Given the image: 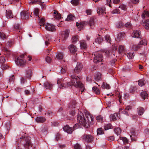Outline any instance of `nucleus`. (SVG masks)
<instances>
[{"mask_svg": "<svg viewBox=\"0 0 149 149\" xmlns=\"http://www.w3.org/2000/svg\"><path fill=\"white\" fill-rule=\"evenodd\" d=\"M113 128L111 125L110 124H107L104 125V128L106 130Z\"/></svg>", "mask_w": 149, "mask_h": 149, "instance_id": "38", "label": "nucleus"}, {"mask_svg": "<svg viewBox=\"0 0 149 149\" xmlns=\"http://www.w3.org/2000/svg\"><path fill=\"white\" fill-rule=\"evenodd\" d=\"M6 37V35L3 33L0 32V40H4Z\"/></svg>", "mask_w": 149, "mask_h": 149, "instance_id": "44", "label": "nucleus"}, {"mask_svg": "<svg viewBox=\"0 0 149 149\" xmlns=\"http://www.w3.org/2000/svg\"><path fill=\"white\" fill-rule=\"evenodd\" d=\"M44 86L45 88L50 90L52 89L53 86V85L50 82H46L44 84Z\"/></svg>", "mask_w": 149, "mask_h": 149, "instance_id": "18", "label": "nucleus"}, {"mask_svg": "<svg viewBox=\"0 0 149 149\" xmlns=\"http://www.w3.org/2000/svg\"><path fill=\"white\" fill-rule=\"evenodd\" d=\"M137 111H138V113L140 115H142L144 111V109L141 107H140L138 108Z\"/></svg>", "mask_w": 149, "mask_h": 149, "instance_id": "32", "label": "nucleus"}, {"mask_svg": "<svg viewBox=\"0 0 149 149\" xmlns=\"http://www.w3.org/2000/svg\"><path fill=\"white\" fill-rule=\"evenodd\" d=\"M104 52L105 54L107 56H109L110 54L111 53V51L108 50H105Z\"/></svg>", "mask_w": 149, "mask_h": 149, "instance_id": "49", "label": "nucleus"}, {"mask_svg": "<svg viewBox=\"0 0 149 149\" xmlns=\"http://www.w3.org/2000/svg\"><path fill=\"white\" fill-rule=\"evenodd\" d=\"M61 72L62 74H64L66 71L65 69V67L64 66L63 67H61Z\"/></svg>", "mask_w": 149, "mask_h": 149, "instance_id": "62", "label": "nucleus"}, {"mask_svg": "<svg viewBox=\"0 0 149 149\" xmlns=\"http://www.w3.org/2000/svg\"><path fill=\"white\" fill-rule=\"evenodd\" d=\"M119 8H120L122 10H125L127 9V7L125 5L121 4L119 6Z\"/></svg>", "mask_w": 149, "mask_h": 149, "instance_id": "48", "label": "nucleus"}, {"mask_svg": "<svg viewBox=\"0 0 149 149\" xmlns=\"http://www.w3.org/2000/svg\"><path fill=\"white\" fill-rule=\"evenodd\" d=\"M118 114L116 113L111 114L110 116V120H116V117H118Z\"/></svg>", "mask_w": 149, "mask_h": 149, "instance_id": "28", "label": "nucleus"}, {"mask_svg": "<svg viewBox=\"0 0 149 149\" xmlns=\"http://www.w3.org/2000/svg\"><path fill=\"white\" fill-rule=\"evenodd\" d=\"M85 24V22H80V23H77L76 25L77 27L80 29H81L83 28L84 24Z\"/></svg>", "mask_w": 149, "mask_h": 149, "instance_id": "29", "label": "nucleus"}, {"mask_svg": "<svg viewBox=\"0 0 149 149\" xmlns=\"http://www.w3.org/2000/svg\"><path fill=\"white\" fill-rule=\"evenodd\" d=\"M140 95L141 97L144 100L147 97L148 94L146 92H142L141 93Z\"/></svg>", "mask_w": 149, "mask_h": 149, "instance_id": "33", "label": "nucleus"}, {"mask_svg": "<svg viewBox=\"0 0 149 149\" xmlns=\"http://www.w3.org/2000/svg\"><path fill=\"white\" fill-rule=\"evenodd\" d=\"M92 91L97 94H98L100 93L99 90L96 87H93L92 88Z\"/></svg>", "mask_w": 149, "mask_h": 149, "instance_id": "39", "label": "nucleus"}, {"mask_svg": "<svg viewBox=\"0 0 149 149\" xmlns=\"http://www.w3.org/2000/svg\"><path fill=\"white\" fill-rule=\"evenodd\" d=\"M32 73L31 70L28 69L25 72V77L28 79H30Z\"/></svg>", "mask_w": 149, "mask_h": 149, "instance_id": "14", "label": "nucleus"}, {"mask_svg": "<svg viewBox=\"0 0 149 149\" xmlns=\"http://www.w3.org/2000/svg\"><path fill=\"white\" fill-rule=\"evenodd\" d=\"M83 139L86 142H91L93 141V137L90 135H84L83 136Z\"/></svg>", "mask_w": 149, "mask_h": 149, "instance_id": "8", "label": "nucleus"}, {"mask_svg": "<svg viewBox=\"0 0 149 149\" xmlns=\"http://www.w3.org/2000/svg\"><path fill=\"white\" fill-rule=\"evenodd\" d=\"M125 27L128 28H130L131 27V24L130 22H128L125 24Z\"/></svg>", "mask_w": 149, "mask_h": 149, "instance_id": "54", "label": "nucleus"}, {"mask_svg": "<svg viewBox=\"0 0 149 149\" xmlns=\"http://www.w3.org/2000/svg\"><path fill=\"white\" fill-rule=\"evenodd\" d=\"M94 55L95 56L93 59V61L95 63H97L102 62L103 59L102 54L98 53H95L94 54Z\"/></svg>", "mask_w": 149, "mask_h": 149, "instance_id": "5", "label": "nucleus"}, {"mask_svg": "<svg viewBox=\"0 0 149 149\" xmlns=\"http://www.w3.org/2000/svg\"><path fill=\"white\" fill-rule=\"evenodd\" d=\"M71 3L73 5L75 6L79 4V2L78 0H72L71 1Z\"/></svg>", "mask_w": 149, "mask_h": 149, "instance_id": "47", "label": "nucleus"}, {"mask_svg": "<svg viewBox=\"0 0 149 149\" xmlns=\"http://www.w3.org/2000/svg\"><path fill=\"white\" fill-rule=\"evenodd\" d=\"M13 41L12 40H11L10 41H8L7 42V45L8 47H10L13 44Z\"/></svg>", "mask_w": 149, "mask_h": 149, "instance_id": "63", "label": "nucleus"}, {"mask_svg": "<svg viewBox=\"0 0 149 149\" xmlns=\"http://www.w3.org/2000/svg\"><path fill=\"white\" fill-rule=\"evenodd\" d=\"M132 36L133 38H140L141 37V32L139 30H134V31Z\"/></svg>", "mask_w": 149, "mask_h": 149, "instance_id": "7", "label": "nucleus"}, {"mask_svg": "<svg viewBox=\"0 0 149 149\" xmlns=\"http://www.w3.org/2000/svg\"><path fill=\"white\" fill-rule=\"evenodd\" d=\"M97 135L103 134L104 133L103 129L102 128H98L97 130Z\"/></svg>", "mask_w": 149, "mask_h": 149, "instance_id": "36", "label": "nucleus"}, {"mask_svg": "<svg viewBox=\"0 0 149 149\" xmlns=\"http://www.w3.org/2000/svg\"><path fill=\"white\" fill-rule=\"evenodd\" d=\"M77 120L80 124L85 127L88 128L89 126V122L85 118L83 114L81 111L78 112Z\"/></svg>", "mask_w": 149, "mask_h": 149, "instance_id": "2", "label": "nucleus"}, {"mask_svg": "<svg viewBox=\"0 0 149 149\" xmlns=\"http://www.w3.org/2000/svg\"><path fill=\"white\" fill-rule=\"evenodd\" d=\"M6 17L8 19L10 18H13V15L11 13V12L10 10H8L7 11L6 10Z\"/></svg>", "mask_w": 149, "mask_h": 149, "instance_id": "26", "label": "nucleus"}, {"mask_svg": "<svg viewBox=\"0 0 149 149\" xmlns=\"http://www.w3.org/2000/svg\"><path fill=\"white\" fill-rule=\"evenodd\" d=\"M71 80L66 77L64 79H58L57 81L58 88L60 89L67 88L73 85L75 87L80 88V91L82 93L85 90L84 85L79 81L80 78L74 75L71 76Z\"/></svg>", "mask_w": 149, "mask_h": 149, "instance_id": "1", "label": "nucleus"}, {"mask_svg": "<svg viewBox=\"0 0 149 149\" xmlns=\"http://www.w3.org/2000/svg\"><path fill=\"white\" fill-rule=\"evenodd\" d=\"M102 87L103 88L109 89L110 88V86L109 84L104 82L102 86Z\"/></svg>", "mask_w": 149, "mask_h": 149, "instance_id": "40", "label": "nucleus"}, {"mask_svg": "<svg viewBox=\"0 0 149 149\" xmlns=\"http://www.w3.org/2000/svg\"><path fill=\"white\" fill-rule=\"evenodd\" d=\"M78 40V38L77 36H73L72 38V41L73 43H75Z\"/></svg>", "mask_w": 149, "mask_h": 149, "instance_id": "46", "label": "nucleus"}, {"mask_svg": "<svg viewBox=\"0 0 149 149\" xmlns=\"http://www.w3.org/2000/svg\"><path fill=\"white\" fill-rule=\"evenodd\" d=\"M82 68V66H76L74 71L75 73L78 74L81 72Z\"/></svg>", "mask_w": 149, "mask_h": 149, "instance_id": "20", "label": "nucleus"}, {"mask_svg": "<svg viewBox=\"0 0 149 149\" xmlns=\"http://www.w3.org/2000/svg\"><path fill=\"white\" fill-rule=\"evenodd\" d=\"M15 79V76L14 75L10 76L9 79V81L10 82L11 81H13Z\"/></svg>", "mask_w": 149, "mask_h": 149, "instance_id": "59", "label": "nucleus"}, {"mask_svg": "<svg viewBox=\"0 0 149 149\" xmlns=\"http://www.w3.org/2000/svg\"><path fill=\"white\" fill-rule=\"evenodd\" d=\"M95 79L96 81H98L101 79V74L100 72H96L94 75Z\"/></svg>", "mask_w": 149, "mask_h": 149, "instance_id": "22", "label": "nucleus"}, {"mask_svg": "<svg viewBox=\"0 0 149 149\" xmlns=\"http://www.w3.org/2000/svg\"><path fill=\"white\" fill-rule=\"evenodd\" d=\"M88 23L89 24L90 26H91L93 25L94 24V22L93 19V18H91L89 22Z\"/></svg>", "mask_w": 149, "mask_h": 149, "instance_id": "52", "label": "nucleus"}, {"mask_svg": "<svg viewBox=\"0 0 149 149\" xmlns=\"http://www.w3.org/2000/svg\"><path fill=\"white\" fill-rule=\"evenodd\" d=\"M38 20L40 24V26H44L45 25L44 23L45 22V19L43 18H41L38 16Z\"/></svg>", "mask_w": 149, "mask_h": 149, "instance_id": "27", "label": "nucleus"}, {"mask_svg": "<svg viewBox=\"0 0 149 149\" xmlns=\"http://www.w3.org/2000/svg\"><path fill=\"white\" fill-rule=\"evenodd\" d=\"M36 121L38 123H43L45 120V118L42 117H37L36 118Z\"/></svg>", "mask_w": 149, "mask_h": 149, "instance_id": "21", "label": "nucleus"}, {"mask_svg": "<svg viewBox=\"0 0 149 149\" xmlns=\"http://www.w3.org/2000/svg\"><path fill=\"white\" fill-rule=\"evenodd\" d=\"M103 41L102 39L100 36V35H98V37L95 39V42L97 43L100 44Z\"/></svg>", "mask_w": 149, "mask_h": 149, "instance_id": "23", "label": "nucleus"}, {"mask_svg": "<svg viewBox=\"0 0 149 149\" xmlns=\"http://www.w3.org/2000/svg\"><path fill=\"white\" fill-rule=\"evenodd\" d=\"M134 56V53L129 52L127 53V56L128 58L130 59H132Z\"/></svg>", "mask_w": 149, "mask_h": 149, "instance_id": "37", "label": "nucleus"}, {"mask_svg": "<svg viewBox=\"0 0 149 149\" xmlns=\"http://www.w3.org/2000/svg\"><path fill=\"white\" fill-rule=\"evenodd\" d=\"M111 12L113 14H117L120 13L119 10L117 9L114 10Z\"/></svg>", "mask_w": 149, "mask_h": 149, "instance_id": "64", "label": "nucleus"}, {"mask_svg": "<svg viewBox=\"0 0 149 149\" xmlns=\"http://www.w3.org/2000/svg\"><path fill=\"white\" fill-rule=\"evenodd\" d=\"M46 40L45 42V44L47 46L49 44V42L47 41H49L50 39L49 36V35H47L45 36Z\"/></svg>", "mask_w": 149, "mask_h": 149, "instance_id": "42", "label": "nucleus"}, {"mask_svg": "<svg viewBox=\"0 0 149 149\" xmlns=\"http://www.w3.org/2000/svg\"><path fill=\"white\" fill-rule=\"evenodd\" d=\"M118 142L120 144L127 143L128 142V140L125 137H120L119 138L118 140Z\"/></svg>", "mask_w": 149, "mask_h": 149, "instance_id": "9", "label": "nucleus"}, {"mask_svg": "<svg viewBox=\"0 0 149 149\" xmlns=\"http://www.w3.org/2000/svg\"><path fill=\"white\" fill-rule=\"evenodd\" d=\"M130 70V68L129 66H125V67L123 68L122 70L125 71L126 70Z\"/></svg>", "mask_w": 149, "mask_h": 149, "instance_id": "60", "label": "nucleus"}, {"mask_svg": "<svg viewBox=\"0 0 149 149\" xmlns=\"http://www.w3.org/2000/svg\"><path fill=\"white\" fill-rule=\"evenodd\" d=\"M138 82V84L140 86H142L144 85V81L142 79L140 80Z\"/></svg>", "mask_w": 149, "mask_h": 149, "instance_id": "50", "label": "nucleus"}, {"mask_svg": "<svg viewBox=\"0 0 149 149\" xmlns=\"http://www.w3.org/2000/svg\"><path fill=\"white\" fill-rule=\"evenodd\" d=\"M63 129V130L68 134L72 133L73 130L72 127H70L68 125L65 126Z\"/></svg>", "mask_w": 149, "mask_h": 149, "instance_id": "12", "label": "nucleus"}, {"mask_svg": "<svg viewBox=\"0 0 149 149\" xmlns=\"http://www.w3.org/2000/svg\"><path fill=\"white\" fill-rule=\"evenodd\" d=\"M24 56V55L22 54L19 57L17 56H16L15 63L17 65H24L26 64V62L25 60L20 59V58H23Z\"/></svg>", "mask_w": 149, "mask_h": 149, "instance_id": "4", "label": "nucleus"}, {"mask_svg": "<svg viewBox=\"0 0 149 149\" xmlns=\"http://www.w3.org/2000/svg\"><path fill=\"white\" fill-rule=\"evenodd\" d=\"M20 15L21 18L24 19L28 18L29 17V15L27 12V11H23L21 13Z\"/></svg>", "mask_w": 149, "mask_h": 149, "instance_id": "10", "label": "nucleus"}, {"mask_svg": "<svg viewBox=\"0 0 149 149\" xmlns=\"http://www.w3.org/2000/svg\"><path fill=\"white\" fill-rule=\"evenodd\" d=\"M56 58L58 60H62V62H64L63 60V54L62 53L58 52L56 53Z\"/></svg>", "mask_w": 149, "mask_h": 149, "instance_id": "13", "label": "nucleus"}, {"mask_svg": "<svg viewBox=\"0 0 149 149\" xmlns=\"http://www.w3.org/2000/svg\"><path fill=\"white\" fill-rule=\"evenodd\" d=\"M45 60L46 62L48 63H49L51 62V58L49 55L47 57L45 58Z\"/></svg>", "mask_w": 149, "mask_h": 149, "instance_id": "57", "label": "nucleus"}, {"mask_svg": "<svg viewBox=\"0 0 149 149\" xmlns=\"http://www.w3.org/2000/svg\"><path fill=\"white\" fill-rule=\"evenodd\" d=\"M69 36V31L68 30L63 31L62 33V37L63 40L66 39Z\"/></svg>", "mask_w": 149, "mask_h": 149, "instance_id": "17", "label": "nucleus"}, {"mask_svg": "<svg viewBox=\"0 0 149 149\" xmlns=\"http://www.w3.org/2000/svg\"><path fill=\"white\" fill-rule=\"evenodd\" d=\"M76 104V101L75 100H73L70 104L69 107L70 108H74Z\"/></svg>", "mask_w": 149, "mask_h": 149, "instance_id": "34", "label": "nucleus"}, {"mask_svg": "<svg viewBox=\"0 0 149 149\" xmlns=\"http://www.w3.org/2000/svg\"><path fill=\"white\" fill-rule=\"evenodd\" d=\"M74 148L75 149H81V146L79 144L76 143L74 145Z\"/></svg>", "mask_w": 149, "mask_h": 149, "instance_id": "53", "label": "nucleus"}, {"mask_svg": "<svg viewBox=\"0 0 149 149\" xmlns=\"http://www.w3.org/2000/svg\"><path fill=\"white\" fill-rule=\"evenodd\" d=\"M80 46L81 48L83 50H85L87 48V44L86 42L84 40H82L80 41Z\"/></svg>", "mask_w": 149, "mask_h": 149, "instance_id": "16", "label": "nucleus"}, {"mask_svg": "<svg viewBox=\"0 0 149 149\" xmlns=\"http://www.w3.org/2000/svg\"><path fill=\"white\" fill-rule=\"evenodd\" d=\"M104 38L106 41L110 43L111 39L109 35H107L104 36Z\"/></svg>", "mask_w": 149, "mask_h": 149, "instance_id": "41", "label": "nucleus"}, {"mask_svg": "<svg viewBox=\"0 0 149 149\" xmlns=\"http://www.w3.org/2000/svg\"><path fill=\"white\" fill-rule=\"evenodd\" d=\"M34 14V15L37 17H38L39 16V10L37 8H35L33 11Z\"/></svg>", "mask_w": 149, "mask_h": 149, "instance_id": "43", "label": "nucleus"}, {"mask_svg": "<svg viewBox=\"0 0 149 149\" xmlns=\"http://www.w3.org/2000/svg\"><path fill=\"white\" fill-rule=\"evenodd\" d=\"M84 113L86 118H87L88 120L90 121V120L88 118H90V120H91V121H92L93 119V118L92 116H91L89 113L86 110L84 111Z\"/></svg>", "mask_w": 149, "mask_h": 149, "instance_id": "24", "label": "nucleus"}, {"mask_svg": "<svg viewBox=\"0 0 149 149\" xmlns=\"http://www.w3.org/2000/svg\"><path fill=\"white\" fill-rule=\"evenodd\" d=\"M54 12L53 13V16L54 18L58 20L60 19L61 17V15L58 13L56 11L54 10Z\"/></svg>", "mask_w": 149, "mask_h": 149, "instance_id": "19", "label": "nucleus"}, {"mask_svg": "<svg viewBox=\"0 0 149 149\" xmlns=\"http://www.w3.org/2000/svg\"><path fill=\"white\" fill-rule=\"evenodd\" d=\"M96 120L99 122H101L102 121V117L100 116H98L96 117Z\"/></svg>", "mask_w": 149, "mask_h": 149, "instance_id": "55", "label": "nucleus"}, {"mask_svg": "<svg viewBox=\"0 0 149 149\" xmlns=\"http://www.w3.org/2000/svg\"><path fill=\"white\" fill-rule=\"evenodd\" d=\"M116 60L115 59H113L111 61H110V64L111 65H113L114 64H117V62L116 61Z\"/></svg>", "mask_w": 149, "mask_h": 149, "instance_id": "61", "label": "nucleus"}, {"mask_svg": "<svg viewBox=\"0 0 149 149\" xmlns=\"http://www.w3.org/2000/svg\"><path fill=\"white\" fill-rule=\"evenodd\" d=\"M145 15L149 17V11L146 10L144 11L142 15L143 18H145Z\"/></svg>", "mask_w": 149, "mask_h": 149, "instance_id": "35", "label": "nucleus"}, {"mask_svg": "<svg viewBox=\"0 0 149 149\" xmlns=\"http://www.w3.org/2000/svg\"><path fill=\"white\" fill-rule=\"evenodd\" d=\"M45 28L47 31L51 32L55 31L56 30L55 26L51 24H47L45 25Z\"/></svg>", "mask_w": 149, "mask_h": 149, "instance_id": "6", "label": "nucleus"}, {"mask_svg": "<svg viewBox=\"0 0 149 149\" xmlns=\"http://www.w3.org/2000/svg\"><path fill=\"white\" fill-rule=\"evenodd\" d=\"M143 25L146 29H149V19L146 20Z\"/></svg>", "mask_w": 149, "mask_h": 149, "instance_id": "30", "label": "nucleus"}, {"mask_svg": "<svg viewBox=\"0 0 149 149\" xmlns=\"http://www.w3.org/2000/svg\"><path fill=\"white\" fill-rule=\"evenodd\" d=\"M75 18L74 16L71 14H69L67 17V18L65 19V21H73Z\"/></svg>", "mask_w": 149, "mask_h": 149, "instance_id": "25", "label": "nucleus"}, {"mask_svg": "<svg viewBox=\"0 0 149 149\" xmlns=\"http://www.w3.org/2000/svg\"><path fill=\"white\" fill-rule=\"evenodd\" d=\"M97 13L99 14L106 13V9L105 7L104 6L97 7Z\"/></svg>", "mask_w": 149, "mask_h": 149, "instance_id": "11", "label": "nucleus"}, {"mask_svg": "<svg viewBox=\"0 0 149 149\" xmlns=\"http://www.w3.org/2000/svg\"><path fill=\"white\" fill-rule=\"evenodd\" d=\"M147 45V40L145 39H143L140 41L138 45H133L132 47V49L135 51L137 49L141 47L142 45L145 46Z\"/></svg>", "mask_w": 149, "mask_h": 149, "instance_id": "3", "label": "nucleus"}, {"mask_svg": "<svg viewBox=\"0 0 149 149\" xmlns=\"http://www.w3.org/2000/svg\"><path fill=\"white\" fill-rule=\"evenodd\" d=\"M69 49L71 53H75L77 50V48L74 45H70L69 47Z\"/></svg>", "mask_w": 149, "mask_h": 149, "instance_id": "15", "label": "nucleus"}, {"mask_svg": "<svg viewBox=\"0 0 149 149\" xmlns=\"http://www.w3.org/2000/svg\"><path fill=\"white\" fill-rule=\"evenodd\" d=\"M26 81V79L23 77H22L20 79V82L22 84H24Z\"/></svg>", "mask_w": 149, "mask_h": 149, "instance_id": "51", "label": "nucleus"}, {"mask_svg": "<svg viewBox=\"0 0 149 149\" xmlns=\"http://www.w3.org/2000/svg\"><path fill=\"white\" fill-rule=\"evenodd\" d=\"M6 61L5 59L3 57H1L0 58V63L2 64L4 63Z\"/></svg>", "mask_w": 149, "mask_h": 149, "instance_id": "58", "label": "nucleus"}, {"mask_svg": "<svg viewBox=\"0 0 149 149\" xmlns=\"http://www.w3.org/2000/svg\"><path fill=\"white\" fill-rule=\"evenodd\" d=\"M69 113L70 115L74 116L75 115V110L74 109H72V110L69 111Z\"/></svg>", "mask_w": 149, "mask_h": 149, "instance_id": "56", "label": "nucleus"}, {"mask_svg": "<svg viewBox=\"0 0 149 149\" xmlns=\"http://www.w3.org/2000/svg\"><path fill=\"white\" fill-rule=\"evenodd\" d=\"M114 132L117 135H120L121 132V130L119 127H117L115 128L114 130Z\"/></svg>", "mask_w": 149, "mask_h": 149, "instance_id": "31", "label": "nucleus"}, {"mask_svg": "<svg viewBox=\"0 0 149 149\" xmlns=\"http://www.w3.org/2000/svg\"><path fill=\"white\" fill-rule=\"evenodd\" d=\"M124 50V47L122 45H119L118 47V51L119 53H120Z\"/></svg>", "mask_w": 149, "mask_h": 149, "instance_id": "45", "label": "nucleus"}]
</instances>
